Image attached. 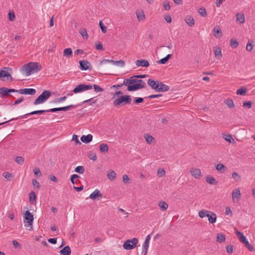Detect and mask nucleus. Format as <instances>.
<instances>
[{
    "mask_svg": "<svg viewBox=\"0 0 255 255\" xmlns=\"http://www.w3.org/2000/svg\"><path fill=\"white\" fill-rule=\"evenodd\" d=\"M36 195L34 191H31L29 194V201L31 204H34L36 201Z\"/></svg>",
    "mask_w": 255,
    "mask_h": 255,
    "instance_id": "36",
    "label": "nucleus"
},
{
    "mask_svg": "<svg viewBox=\"0 0 255 255\" xmlns=\"http://www.w3.org/2000/svg\"><path fill=\"white\" fill-rule=\"evenodd\" d=\"M88 157L91 160L95 161L97 159V155L95 152L90 151L88 154Z\"/></svg>",
    "mask_w": 255,
    "mask_h": 255,
    "instance_id": "50",
    "label": "nucleus"
},
{
    "mask_svg": "<svg viewBox=\"0 0 255 255\" xmlns=\"http://www.w3.org/2000/svg\"><path fill=\"white\" fill-rule=\"evenodd\" d=\"M59 253L61 255H70L71 250L69 246H66L63 248L60 252Z\"/></svg>",
    "mask_w": 255,
    "mask_h": 255,
    "instance_id": "19",
    "label": "nucleus"
},
{
    "mask_svg": "<svg viewBox=\"0 0 255 255\" xmlns=\"http://www.w3.org/2000/svg\"><path fill=\"white\" fill-rule=\"evenodd\" d=\"M45 110H38V111H35L31 112L30 113L27 114L25 116H28V115H37V114H42L44 113H45Z\"/></svg>",
    "mask_w": 255,
    "mask_h": 255,
    "instance_id": "45",
    "label": "nucleus"
},
{
    "mask_svg": "<svg viewBox=\"0 0 255 255\" xmlns=\"http://www.w3.org/2000/svg\"><path fill=\"white\" fill-rule=\"evenodd\" d=\"M243 244H244L245 246L248 249V250L250 251H253L254 250V247L250 245L249 242L247 240H246L245 241H244Z\"/></svg>",
    "mask_w": 255,
    "mask_h": 255,
    "instance_id": "46",
    "label": "nucleus"
},
{
    "mask_svg": "<svg viewBox=\"0 0 255 255\" xmlns=\"http://www.w3.org/2000/svg\"><path fill=\"white\" fill-rule=\"evenodd\" d=\"M123 84L127 86V90L128 91H133V89H131L130 88V87L132 86V85H131V83H130V78L125 79L124 80Z\"/></svg>",
    "mask_w": 255,
    "mask_h": 255,
    "instance_id": "29",
    "label": "nucleus"
},
{
    "mask_svg": "<svg viewBox=\"0 0 255 255\" xmlns=\"http://www.w3.org/2000/svg\"><path fill=\"white\" fill-rule=\"evenodd\" d=\"M214 35L217 38H220L222 37V32L219 26H216L213 29Z\"/></svg>",
    "mask_w": 255,
    "mask_h": 255,
    "instance_id": "20",
    "label": "nucleus"
},
{
    "mask_svg": "<svg viewBox=\"0 0 255 255\" xmlns=\"http://www.w3.org/2000/svg\"><path fill=\"white\" fill-rule=\"evenodd\" d=\"M17 93L20 94L33 95L36 93V90L32 88H25L17 90Z\"/></svg>",
    "mask_w": 255,
    "mask_h": 255,
    "instance_id": "12",
    "label": "nucleus"
},
{
    "mask_svg": "<svg viewBox=\"0 0 255 255\" xmlns=\"http://www.w3.org/2000/svg\"><path fill=\"white\" fill-rule=\"evenodd\" d=\"M190 172L192 176L196 179H199L201 176V170L198 168H193L190 170Z\"/></svg>",
    "mask_w": 255,
    "mask_h": 255,
    "instance_id": "15",
    "label": "nucleus"
},
{
    "mask_svg": "<svg viewBox=\"0 0 255 255\" xmlns=\"http://www.w3.org/2000/svg\"><path fill=\"white\" fill-rule=\"evenodd\" d=\"M230 46L233 48H236L239 46V42L236 39H231L230 40Z\"/></svg>",
    "mask_w": 255,
    "mask_h": 255,
    "instance_id": "44",
    "label": "nucleus"
},
{
    "mask_svg": "<svg viewBox=\"0 0 255 255\" xmlns=\"http://www.w3.org/2000/svg\"><path fill=\"white\" fill-rule=\"evenodd\" d=\"M100 150L102 152H107L109 150V147L107 144L102 143L100 145Z\"/></svg>",
    "mask_w": 255,
    "mask_h": 255,
    "instance_id": "37",
    "label": "nucleus"
},
{
    "mask_svg": "<svg viewBox=\"0 0 255 255\" xmlns=\"http://www.w3.org/2000/svg\"><path fill=\"white\" fill-rule=\"evenodd\" d=\"M235 230L236 236L239 238L240 241L243 243L244 241H245L247 240L246 237L244 235V234L242 232L237 231L236 229H235Z\"/></svg>",
    "mask_w": 255,
    "mask_h": 255,
    "instance_id": "27",
    "label": "nucleus"
},
{
    "mask_svg": "<svg viewBox=\"0 0 255 255\" xmlns=\"http://www.w3.org/2000/svg\"><path fill=\"white\" fill-rule=\"evenodd\" d=\"M149 242L144 241L143 244V251L142 253L143 254V255H146L148 248L149 247Z\"/></svg>",
    "mask_w": 255,
    "mask_h": 255,
    "instance_id": "39",
    "label": "nucleus"
},
{
    "mask_svg": "<svg viewBox=\"0 0 255 255\" xmlns=\"http://www.w3.org/2000/svg\"><path fill=\"white\" fill-rule=\"evenodd\" d=\"M8 19L10 21H13L15 19V13L13 11H10L8 14Z\"/></svg>",
    "mask_w": 255,
    "mask_h": 255,
    "instance_id": "51",
    "label": "nucleus"
},
{
    "mask_svg": "<svg viewBox=\"0 0 255 255\" xmlns=\"http://www.w3.org/2000/svg\"><path fill=\"white\" fill-rule=\"evenodd\" d=\"M41 68V66L38 63L31 62L24 65L21 67V71L25 73L26 76H29L31 74L37 73Z\"/></svg>",
    "mask_w": 255,
    "mask_h": 255,
    "instance_id": "1",
    "label": "nucleus"
},
{
    "mask_svg": "<svg viewBox=\"0 0 255 255\" xmlns=\"http://www.w3.org/2000/svg\"><path fill=\"white\" fill-rule=\"evenodd\" d=\"M93 87L94 89V91L96 92H101L104 91V89L97 85L94 84Z\"/></svg>",
    "mask_w": 255,
    "mask_h": 255,
    "instance_id": "55",
    "label": "nucleus"
},
{
    "mask_svg": "<svg viewBox=\"0 0 255 255\" xmlns=\"http://www.w3.org/2000/svg\"><path fill=\"white\" fill-rule=\"evenodd\" d=\"M172 57V55L171 54H168L165 57L161 59L160 60H158L157 61V63L158 64H165L167 61L168 60L170 59Z\"/></svg>",
    "mask_w": 255,
    "mask_h": 255,
    "instance_id": "30",
    "label": "nucleus"
},
{
    "mask_svg": "<svg viewBox=\"0 0 255 255\" xmlns=\"http://www.w3.org/2000/svg\"><path fill=\"white\" fill-rule=\"evenodd\" d=\"M3 176L5 179H6L8 180H10L11 178L12 177V174L9 173V172H4L3 173Z\"/></svg>",
    "mask_w": 255,
    "mask_h": 255,
    "instance_id": "60",
    "label": "nucleus"
},
{
    "mask_svg": "<svg viewBox=\"0 0 255 255\" xmlns=\"http://www.w3.org/2000/svg\"><path fill=\"white\" fill-rule=\"evenodd\" d=\"M215 168H216V169L220 172H223L227 170L226 166L222 163L218 164L216 166Z\"/></svg>",
    "mask_w": 255,
    "mask_h": 255,
    "instance_id": "31",
    "label": "nucleus"
},
{
    "mask_svg": "<svg viewBox=\"0 0 255 255\" xmlns=\"http://www.w3.org/2000/svg\"><path fill=\"white\" fill-rule=\"evenodd\" d=\"M225 241V236L222 234H218L217 236V242L222 243Z\"/></svg>",
    "mask_w": 255,
    "mask_h": 255,
    "instance_id": "41",
    "label": "nucleus"
},
{
    "mask_svg": "<svg viewBox=\"0 0 255 255\" xmlns=\"http://www.w3.org/2000/svg\"><path fill=\"white\" fill-rule=\"evenodd\" d=\"M237 20L239 21L240 23L243 24L245 22V16L243 14L238 13L236 15Z\"/></svg>",
    "mask_w": 255,
    "mask_h": 255,
    "instance_id": "32",
    "label": "nucleus"
},
{
    "mask_svg": "<svg viewBox=\"0 0 255 255\" xmlns=\"http://www.w3.org/2000/svg\"><path fill=\"white\" fill-rule=\"evenodd\" d=\"M232 177L236 181H239L241 179V176L239 175L238 173L233 172L232 173Z\"/></svg>",
    "mask_w": 255,
    "mask_h": 255,
    "instance_id": "56",
    "label": "nucleus"
},
{
    "mask_svg": "<svg viewBox=\"0 0 255 255\" xmlns=\"http://www.w3.org/2000/svg\"><path fill=\"white\" fill-rule=\"evenodd\" d=\"M198 13L203 17H205L207 15L206 9L204 7L200 8L198 10Z\"/></svg>",
    "mask_w": 255,
    "mask_h": 255,
    "instance_id": "48",
    "label": "nucleus"
},
{
    "mask_svg": "<svg viewBox=\"0 0 255 255\" xmlns=\"http://www.w3.org/2000/svg\"><path fill=\"white\" fill-rule=\"evenodd\" d=\"M144 138H145L146 141L148 144H151L154 140V138L152 137V136L149 134H145L144 135Z\"/></svg>",
    "mask_w": 255,
    "mask_h": 255,
    "instance_id": "42",
    "label": "nucleus"
},
{
    "mask_svg": "<svg viewBox=\"0 0 255 255\" xmlns=\"http://www.w3.org/2000/svg\"><path fill=\"white\" fill-rule=\"evenodd\" d=\"M107 176L110 180H114L116 178V173L113 170H109L108 172Z\"/></svg>",
    "mask_w": 255,
    "mask_h": 255,
    "instance_id": "34",
    "label": "nucleus"
},
{
    "mask_svg": "<svg viewBox=\"0 0 255 255\" xmlns=\"http://www.w3.org/2000/svg\"><path fill=\"white\" fill-rule=\"evenodd\" d=\"M135 64L137 67L142 66L144 67H147L149 65L148 61L145 59L137 60L136 61Z\"/></svg>",
    "mask_w": 255,
    "mask_h": 255,
    "instance_id": "16",
    "label": "nucleus"
},
{
    "mask_svg": "<svg viewBox=\"0 0 255 255\" xmlns=\"http://www.w3.org/2000/svg\"><path fill=\"white\" fill-rule=\"evenodd\" d=\"M214 53L217 59H220L222 56L221 49L219 47H214Z\"/></svg>",
    "mask_w": 255,
    "mask_h": 255,
    "instance_id": "23",
    "label": "nucleus"
},
{
    "mask_svg": "<svg viewBox=\"0 0 255 255\" xmlns=\"http://www.w3.org/2000/svg\"><path fill=\"white\" fill-rule=\"evenodd\" d=\"M99 26L100 28L101 29L103 33H106L107 32V27L103 24L102 21H100L99 22Z\"/></svg>",
    "mask_w": 255,
    "mask_h": 255,
    "instance_id": "52",
    "label": "nucleus"
},
{
    "mask_svg": "<svg viewBox=\"0 0 255 255\" xmlns=\"http://www.w3.org/2000/svg\"><path fill=\"white\" fill-rule=\"evenodd\" d=\"M136 15L139 21H143L145 18L144 13L142 10L136 11Z\"/></svg>",
    "mask_w": 255,
    "mask_h": 255,
    "instance_id": "24",
    "label": "nucleus"
},
{
    "mask_svg": "<svg viewBox=\"0 0 255 255\" xmlns=\"http://www.w3.org/2000/svg\"><path fill=\"white\" fill-rule=\"evenodd\" d=\"M32 185L34 187H36L37 189H39L40 188V185L39 183L37 182V181L33 179L32 181Z\"/></svg>",
    "mask_w": 255,
    "mask_h": 255,
    "instance_id": "63",
    "label": "nucleus"
},
{
    "mask_svg": "<svg viewBox=\"0 0 255 255\" xmlns=\"http://www.w3.org/2000/svg\"><path fill=\"white\" fill-rule=\"evenodd\" d=\"M17 90L14 89H8L5 87H1L0 88V95H1L2 97H7L11 96L9 93L10 92H16Z\"/></svg>",
    "mask_w": 255,
    "mask_h": 255,
    "instance_id": "9",
    "label": "nucleus"
},
{
    "mask_svg": "<svg viewBox=\"0 0 255 255\" xmlns=\"http://www.w3.org/2000/svg\"><path fill=\"white\" fill-rule=\"evenodd\" d=\"M159 81H154L152 79H149L147 81V84L150 86L152 89L157 91L158 87V83Z\"/></svg>",
    "mask_w": 255,
    "mask_h": 255,
    "instance_id": "14",
    "label": "nucleus"
},
{
    "mask_svg": "<svg viewBox=\"0 0 255 255\" xmlns=\"http://www.w3.org/2000/svg\"><path fill=\"white\" fill-rule=\"evenodd\" d=\"M186 23L190 26H192L195 24V21L193 17L190 15H187L185 18Z\"/></svg>",
    "mask_w": 255,
    "mask_h": 255,
    "instance_id": "21",
    "label": "nucleus"
},
{
    "mask_svg": "<svg viewBox=\"0 0 255 255\" xmlns=\"http://www.w3.org/2000/svg\"><path fill=\"white\" fill-rule=\"evenodd\" d=\"M223 138L229 143L234 142L235 140L231 135L223 134Z\"/></svg>",
    "mask_w": 255,
    "mask_h": 255,
    "instance_id": "33",
    "label": "nucleus"
},
{
    "mask_svg": "<svg viewBox=\"0 0 255 255\" xmlns=\"http://www.w3.org/2000/svg\"><path fill=\"white\" fill-rule=\"evenodd\" d=\"M93 86L91 85L81 84L77 86L72 91L74 93H81L85 91L91 90Z\"/></svg>",
    "mask_w": 255,
    "mask_h": 255,
    "instance_id": "7",
    "label": "nucleus"
},
{
    "mask_svg": "<svg viewBox=\"0 0 255 255\" xmlns=\"http://www.w3.org/2000/svg\"><path fill=\"white\" fill-rule=\"evenodd\" d=\"M138 243V240L137 238H134L130 240H126L123 247L126 250H130L133 249Z\"/></svg>",
    "mask_w": 255,
    "mask_h": 255,
    "instance_id": "6",
    "label": "nucleus"
},
{
    "mask_svg": "<svg viewBox=\"0 0 255 255\" xmlns=\"http://www.w3.org/2000/svg\"><path fill=\"white\" fill-rule=\"evenodd\" d=\"M253 47L254 45L252 43L249 42L247 44L246 50L248 51L251 52L253 50Z\"/></svg>",
    "mask_w": 255,
    "mask_h": 255,
    "instance_id": "58",
    "label": "nucleus"
},
{
    "mask_svg": "<svg viewBox=\"0 0 255 255\" xmlns=\"http://www.w3.org/2000/svg\"><path fill=\"white\" fill-rule=\"evenodd\" d=\"M122 179L124 183L127 184L129 183V178L127 175L125 174L123 175Z\"/></svg>",
    "mask_w": 255,
    "mask_h": 255,
    "instance_id": "59",
    "label": "nucleus"
},
{
    "mask_svg": "<svg viewBox=\"0 0 255 255\" xmlns=\"http://www.w3.org/2000/svg\"><path fill=\"white\" fill-rule=\"evenodd\" d=\"M76 106L73 105H70L67 106L59 108V111H66L67 110H69L71 108H75Z\"/></svg>",
    "mask_w": 255,
    "mask_h": 255,
    "instance_id": "49",
    "label": "nucleus"
},
{
    "mask_svg": "<svg viewBox=\"0 0 255 255\" xmlns=\"http://www.w3.org/2000/svg\"><path fill=\"white\" fill-rule=\"evenodd\" d=\"M206 181L211 185H216L218 183V181L212 176H208L206 177Z\"/></svg>",
    "mask_w": 255,
    "mask_h": 255,
    "instance_id": "25",
    "label": "nucleus"
},
{
    "mask_svg": "<svg viewBox=\"0 0 255 255\" xmlns=\"http://www.w3.org/2000/svg\"><path fill=\"white\" fill-rule=\"evenodd\" d=\"M51 92L49 90L44 91L34 101L33 104L37 105L45 102L51 96Z\"/></svg>",
    "mask_w": 255,
    "mask_h": 255,
    "instance_id": "4",
    "label": "nucleus"
},
{
    "mask_svg": "<svg viewBox=\"0 0 255 255\" xmlns=\"http://www.w3.org/2000/svg\"><path fill=\"white\" fill-rule=\"evenodd\" d=\"M252 102L251 101L245 102L243 103V107L250 109L252 107Z\"/></svg>",
    "mask_w": 255,
    "mask_h": 255,
    "instance_id": "61",
    "label": "nucleus"
},
{
    "mask_svg": "<svg viewBox=\"0 0 255 255\" xmlns=\"http://www.w3.org/2000/svg\"><path fill=\"white\" fill-rule=\"evenodd\" d=\"M227 252L229 254H232L233 252V246L232 245H229L226 247Z\"/></svg>",
    "mask_w": 255,
    "mask_h": 255,
    "instance_id": "64",
    "label": "nucleus"
},
{
    "mask_svg": "<svg viewBox=\"0 0 255 255\" xmlns=\"http://www.w3.org/2000/svg\"><path fill=\"white\" fill-rule=\"evenodd\" d=\"M131 102V96L129 95H123L115 99L114 101V105L116 107L121 105H125L130 104Z\"/></svg>",
    "mask_w": 255,
    "mask_h": 255,
    "instance_id": "3",
    "label": "nucleus"
},
{
    "mask_svg": "<svg viewBox=\"0 0 255 255\" xmlns=\"http://www.w3.org/2000/svg\"><path fill=\"white\" fill-rule=\"evenodd\" d=\"M163 6L166 10H168L170 8L169 3L168 1H164L163 3Z\"/></svg>",
    "mask_w": 255,
    "mask_h": 255,
    "instance_id": "62",
    "label": "nucleus"
},
{
    "mask_svg": "<svg viewBox=\"0 0 255 255\" xmlns=\"http://www.w3.org/2000/svg\"><path fill=\"white\" fill-rule=\"evenodd\" d=\"M15 161L18 163L19 164L22 165L24 161V158L21 156H17L15 158Z\"/></svg>",
    "mask_w": 255,
    "mask_h": 255,
    "instance_id": "54",
    "label": "nucleus"
},
{
    "mask_svg": "<svg viewBox=\"0 0 255 255\" xmlns=\"http://www.w3.org/2000/svg\"><path fill=\"white\" fill-rule=\"evenodd\" d=\"M5 77H6L7 79L10 78L11 80H12V78L7 71L3 70H0V79Z\"/></svg>",
    "mask_w": 255,
    "mask_h": 255,
    "instance_id": "26",
    "label": "nucleus"
},
{
    "mask_svg": "<svg viewBox=\"0 0 255 255\" xmlns=\"http://www.w3.org/2000/svg\"><path fill=\"white\" fill-rule=\"evenodd\" d=\"M33 172L34 174L38 177H40L42 175V173L38 168H35L33 169Z\"/></svg>",
    "mask_w": 255,
    "mask_h": 255,
    "instance_id": "57",
    "label": "nucleus"
},
{
    "mask_svg": "<svg viewBox=\"0 0 255 255\" xmlns=\"http://www.w3.org/2000/svg\"><path fill=\"white\" fill-rule=\"evenodd\" d=\"M247 89L246 87H243L237 91V94L238 95H245L247 93Z\"/></svg>",
    "mask_w": 255,
    "mask_h": 255,
    "instance_id": "38",
    "label": "nucleus"
},
{
    "mask_svg": "<svg viewBox=\"0 0 255 255\" xmlns=\"http://www.w3.org/2000/svg\"><path fill=\"white\" fill-rule=\"evenodd\" d=\"M79 32L84 39H87L88 38L87 32L85 28H81L79 30Z\"/></svg>",
    "mask_w": 255,
    "mask_h": 255,
    "instance_id": "43",
    "label": "nucleus"
},
{
    "mask_svg": "<svg viewBox=\"0 0 255 255\" xmlns=\"http://www.w3.org/2000/svg\"><path fill=\"white\" fill-rule=\"evenodd\" d=\"M108 63H111L115 65H117L118 66H120L121 67H124L125 65V62L124 61L122 60H120L119 61H114L113 60H109V59H103V60L101 61L100 62V65L102 66L104 64H107Z\"/></svg>",
    "mask_w": 255,
    "mask_h": 255,
    "instance_id": "8",
    "label": "nucleus"
},
{
    "mask_svg": "<svg viewBox=\"0 0 255 255\" xmlns=\"http://www.w3.org/2000/svg\"><path fill=\"white\" fill-rule=\"evenodd\" d=\"M145 83L142 80H138L137 83L132 84V86L130 87L131 89H133V91L137 90L142 89L145 87Z\"/></svg>",
    "mask_w": 255,
    "mask_h": 255,
    "instance_id": "11",
    "label": "nucleus"
},
{
    "mask_svg": "<svg viewBox=\"0 0 255 255\" xmlns=\"http://www.w3.org/2000/svg\"><path fill=\"white\" fill-rule=\"evenodd\" d=\"M165 175V171L164 169L159 168L157 171V175L159 177L164 176Z\"/></svg>",
    "mask_w": 255,
    "mask_h": 255,
    "instance_id": "53",
    "label": "nucleus"
},
{
    "mask_svg": "<svg viewBox=\"0 0 255 255\" xmlns=\"http://www.w3.org/2000/svg\"><path fill=\"white\" fill-rule=\"evenodd\" d=\"M225 104L229 108H233L235 107L234 102L232 99L225 100L224 101Z\"/></svg>",
    "mask_w": 255,
    "mask_h": 255,
    "instance_id": "40",
    "label": "nucleus"
},
{
    "mask_svg": "<svg viewBox=\"0 0 255 255\" xmlns=\"http://www.w3.org/2000/svg\"><path fill=\"white\" fill-rule=\"evenodd\" d=\"M198 215L201 218L208 217V221L211 224H214L216 221V214L211 211L202 209L199 212Z\"/></svg>",
    "mask_w": 255,
    "mask_h": 255,
    "instance_id": "2",
    "label": "nucleus"
},
{
    "mask_svg": "<svg viewBox=\"0 0 255 255\" xmlns=\"http://www.w3.org/2000/svg\"><path fill=\"white\" fill-rule=\"evenodd\" d=\"M102 197V194L98 189H96L92 192L89 196V198L93 200H99Z\"/></svg>",
    "mask_w": 255,
    "mask_h": 255,
    "instance_id": "13",
    "label": "nucleus"
},
{
    "mask_svg": "<svg viewBox=\"0 0 255 255\" xmlns=\"http://www.w3.org/2000/svg\"><path fill=\"white\" fill-rule=\"evenodd\" d=\"M93 139V135L91 134H89L87 135H82L81 137V140L85 143H88L90 142Z\"/></svg>",
    "mask_w": 255,
    "mask_h": 255,
    "instance_id": "18",
    "label": "nucleus"
},
{
    "mask_svg": "<svg viewBox=\"0 0 255 255\" xmlns=\"http://www.w3.org/2000/svg\"><path fill=\"white\" fill-rule=\"evenodd\" d=\"M34 218L33 216L30 213L29 211H26L24 213L23 216V222L25 223V226L27 227H30L28 229L29 230H32V224L33 222Z\"/></svg>",
    "mask_w": 255,
    "mask_h": 255,
    "instance_id": "5",
    "label": "nucleus"
},
{
    "mask_svg": "<svg viewBox=\"0 0 255 255\" xmlns=\"http://www.w3.org/2000/svg\"><path fill=\"white\" fill-rule=\"evenodd\" d=\"M158 205L160 207V209L163 211H166L168 207V205L165 201H163L159 202Z\"/></svg>",
    "mask_w": 255,
    "mask_h": 255,
    "instance_id": "28",
    "label": "nucleus"
},
{
    "mask_svg": "<svg viewBox=\"0 0 255 255\" xmlns=\"http://www.w3.org/2000/svg\"><path fill=\"white\" fill-rule=\"evenodd\" d=\"M75 171L79 174H83L85 172V168L82 166H78L75 168Z\"/></svg>",
    "mask_w": 255,
    "mask_h": 255,
    "instance_id": "47",
    "label": "nucleus"
},
{
    "mask_svg": "<svg viewBox=\"0 0 255 255\" xmlns=\"http://www.w3.org/2000/svg\"><path fill=\"white\" fill-rule=\"evenodd\" d=\"M80 68L81 70H87L88 69L91 70L92 68L91 63L86 60H80L79 61Z\"/></svg>",
    "mask_w": 255,
    "mask_h": 255,
    "instance_id": "10",
    "label": "nucleus"
},
{
    "mask_svg": "<svg viewBox=\"0 0 255 255\" xmlns=\"http://www.w3.org/2000/svg\"><path fill=\"white\" fill-rule=\"evenodd\" d=\"M232 199L234 201L236 198L239 199L241 196V191L239 188L234 189L232 193Z\"/></svg>",
    "mask_w": 255,
    "mask_h": 255,
    "instance_id": "22",
    "label": "nucleus"
},
{
    "mask_svg": "<svg viewBox=\"0 0 255 255\" xmlns=\"http://www.w3.org/2000/svg\"><path fill=\"white\" fill-rule=\"evenodd\" d=\"M157 92H167L169 90V87L168 86L163 84L161 82H159Z\"/></svg>",
    "mask_w": 255,
    "mask_h": 255,
    "instance_id": "17",
    "label": "nucleus"
},
{
    "mask_svg": "<svg viewBox=\"0 0 255 255\" xmlns=\"http://www.w3.org/2000/svg\"><path fill=\"white\" fill-rule=\"evenodd\" d=\"M72 54V50L70 48L65 49L63 52V56L66 57H71Z\"/></svg>",
    "mask_w": 255,
    "mask_h": 255,
    "instance_id": "35",
    "label": "nucleus"
}]
</instances>
